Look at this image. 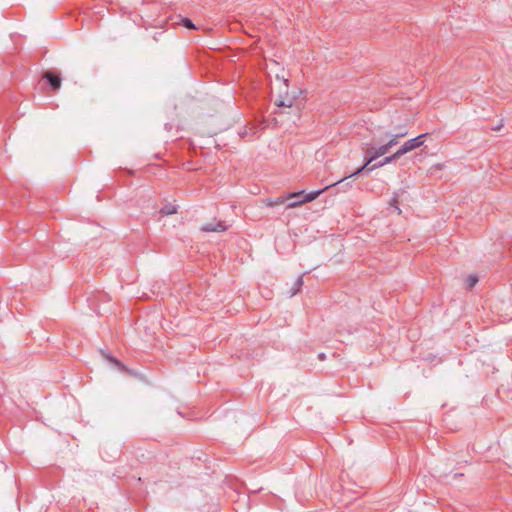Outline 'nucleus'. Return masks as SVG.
<instances>
[{
	"mask_svg": "<svg viewBox=\"0 0 512 512\" xmlns=\"http://www.w3.org/2000/svg\"><path fill=\"white\" fill-rule=\"evenodd\" d=\"M389 150H390V146H388L387 143L384 144V145L379 146L378 148H375V149H372V150H367L366 154H370L369 157L367 158V160L364 163V165H362L360 168H358L354 173H352V174H350L348 176H345V177L339 179L338 181H336V182H334V183H332L330 185H327L323 189L312 191V192L306 194L302 199H299V200H296V201L288 203L287 208L288 209L295 208V207H298V206H300L302 204H305V203H308V202H311V201L315 200L326 189H328V188H330L332 186H335V185L343 182L347 178L353 177V176L358 175V174L362 173L363 171H365V169L367 168V166L371 162H373L378 157L385 155L386 153H388Z\"/></svg>",
	"mask_w": 512,
	"mask_h": 512,
	"instance_id": "obj_1",
	"label": "nucleus"
},
{
	"mask_svg": "<svg viewBox=\"0 0 512 512\" xmlns=\"http://www.w3.org/2000/svg\"><path fill=\"white\" fill-rule=\"evenodd\" d=\"M282 86L285 91H280L275 99V104L280 108H292L297 117H299L302 110V103L298 99L297 94H301V91H288V82L284 80Z\"/></svg>",
	"mask_w": 512,
	"mask_h": 512,
	"instance_id": "obj_2",
	"label": "nucleus"
},
{
	"mask_svg": "<svg viewBox=\"0 0 512 512\" xmlns=\"http://www.w3.org/2000/svg\"><path fill=\"white\" fill-rule=\"evenodd\" d=\"M426 136L427 133H423L416 136L415 138L409 139L406 142H404V144H402L401 147L398 149V151L401 153V156L422 146L424 144Z\"/></svg>",
	"mask_w": 512,
	"mask_h": 512,
	"instance_id": "obj_3",
	"label": "nucleus"
},
{
	"mask_svg": "<svg viewBox=\"0 0 512 512\" xmlns=\"http://www.w3.org/2000/svg\"><path fill=\"white\" fill-rule=\"evenodd\" d=\"M42 78L48 82L52 91H57L60 89L62 80L56 72L46 71L42 74Z\"/></svg>",
	"mask_w": 512,
	"mask_h": 512,
	"instance_id": "obj_4",
	"label": "nucleus"
},
{
	"mask_svg": "<svg viewBox=\"0 0 512 512\" xmlns=\"http://www.w3.org/2000/svg\"><path fill=\"white\" fill-rule=\"evenodd\" d=\"M302 194H303V191L289 193L287 196H279V197H277L275 199H273V198H266V199L263 200V203L267 207H275V206L284 204L286 202V200L289 199V198L299 197Z\"/></svg>",
	"mask_w": 512,
	"mask_h": 512,
	"instance_id": "obj_5",
	"label": "nucleus"
},
{
	"mask_svg": "<svg viewBox=\"0 0 512 512\" xmlns=\"http://www.w3.org/2000/svg\"><path fill=\"white\" fill-rule=\"evenodd\" d=\"M228 226L223 221H215L213 223H206L201 226L203 232H224Z\"/></svg>",
	"mask_w": 512,
	"mask_h": 512,
	"instance_id": "obj_6",
	"label": "nucleus"
},
{
	"mask_svg": "<svg viewBox=\"0 0 512 512\" xmlns=\"http://www.w3.org/2000/svg\"><path fill=\"white\" fill-rule=\"evenodd\" d=\"M102 355L112 364H114L118 369L120 370H127L126 366L119 361L117 358L112 356L111 354H108L106 352H102Z\"/></svg>",
	"mask_w": 512,
	"mask_h": 512,
	"instance_id": "obj_7",
	"label": "nucleus"
},
{
	"mask_svg": "<svg viewBox=\"0 0 512 512\" xmlns=\"http://www.w3.org/2000/svg\"><path fill=\"white\" fill-rule=\"evenodd\" d=\"M302 285H303V278H302V276H300L297 278V280L293 284V287L288 292L289 297L296 295L300 291Z\"/></svg>",
	"mask_w": 512,
	"mask_h": 512,
	"instance_id": "obj_8",
	"label": "nucleus"
},
{
	"mask_svg": "<svg viewBox=\"0 0 512 512\" xmlns=\"http://www.w3.org/2000/svg\"><path fill=\"white\" fill-rule=\"evenodd\" d=\"M389 136H390V139L387 142V144H388V146H390V148H392L393 146L398 144L400 138L405 137V132L392 133V134H389Z\"/></svg>",
	"mask_w": 512,
	"mask_h": 512,
	"instance_id": "obj_9",
	"label": "nucleus"
},
{
	"mask_svg": "<svg viewBox=\"0 0 512 512\" xmlns=\"http://www.w3.org/2000/svg\"><path fill=\"white\" fill-rule=\"evenodd\" d=\"M477 282H478V277L476 275H469L465 280L466 288L467 289L473 288L477 284Z\"/></svg>",
	"mask_w": 512,
	"mask_h": 512,
	"instance_id": "obj_10",
	"label": "nucleus"
},
{
	"mask_svg": "<svg viewBox=\"0 0 512 512\" xmlns=\"http://www.w3.org/2000/svg\"><path fill=\"white\" fill-rule=\"evenodd\" d=\"M401 157V153L397 150L395 153H393L390 156L385 157L382 162L384 165L391 163L392 161H395Z\"/></svg>",
	"mask_w": 512,
	"mask_h": 512,
	"instance_id": "obj_11",
	"label": "nucleus"
},
{
	"mask_svg": "<svg viewBox=\"0 0 512 512\" xmlns=\"http://www.w3.org/2000/svg\"><path fill=\"white\" fill-rule=\"evenodd\" d=\"M177 212V209L175 206H164L162 209H161V213L165 214V215H171V214H174Z\"/></svg>",
	"mask_w": 512,
	"mask_h": 512,
	"instance_id": "obj_12",
	"label": "nucleus"
},
{
	"mask_svg": "<svg viewBox=\"0 0 512 512\" xmlns=\"http://www.w3.org/2000/svg\"><path fill=\"white\" fill-rule=\"evenodd\" d=\"M182 24L184 27L188 28V29H196L195 25L193 24V22L188 19V18H185L182 20Z\"/></svg>",
	"mask_w": 512,
	"mask_h": 512,
	"instance_id": "obj_13",
	"label": "nucleus"
},
{
	"mask_svg": "<svg viewBox=\"0 0 512 512\" xmlns=\"http://www.w3.org/2000/svg\"><path fill=\"white\" fill-rule=\"evenodd\" d=\"M401 132H405V136H406L408 134L407 127L404 125H400V126H397L394 128V133H401Z\"/></svg>",
	"mask_w": 512,
	"mask_h": 512,
	"instance_id": "obj_14",
	"label": "nucleus"
},
{
	"mask_svg": "<svg viewBox=\"0 0 512 512\" xmlns=\"http://www.w3.org/2000/svg\"><path fill=\"white\" fill-rule=\"evenodd\" d=\"M382 166H384V164H383V162H382V161H380V162H378V163L373 164V165H372V166H370V167H369V165H368V166H367V168H366L365 170H367L368 172H370V171H373V170H375V169H377V168H380V167H382Z\"/></svg>",
	"mask_w": 512,
	"mask_h": 512,
	"instance_id": "obj_15",
	"label": "nucleus"
},
{
	"mask_svg": "<svg viewBox=\"0 0 512 512\" xmlns=\"http://www.w3.org/2000/svg\"><path fill=\"white\" fill-rule=\"evenodd\" d=\"M397 203H398V200H397L395 197H393V198H392L391 205L395 207V209L397 210V213H398V214H401V210H400V208L397 206Z\"/></svg>",
	"mask_w": 512,
	"mask_h": 512,
	"instance_id": "obj_16",
	"label": "nucleus"
},
{
	"mask_svg": "<svg viewBox=\"0 0 512 512\" xmlns=\"http://www.w3.org/2000/svg\"><path fill=\"white\" fill-rule=\"evenodd\" d=\"M503 126V124L496 125V127L493 128V130H500V128Z\"/></svg>",
	"mask_w": 512,
	"mask_h": 512,
	"instance_id": "obj_17",
	"label": "nucleus"
}]
</instances>
